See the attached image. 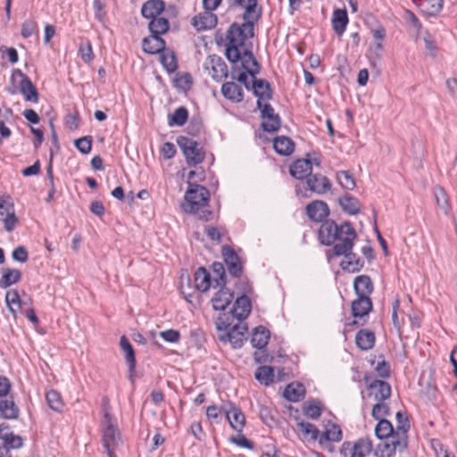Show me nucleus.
<instances>
[{
  "label": "nucleus",
  "instance_id": "nucleus-1",
  "mask_svg": "<svg viewBox=\"0 0 457 457\" xmlns=\"http://www.w3.org/2000/svg\"><path fill=\"white\" fill-rule=\"evenodd\" d=\"M209 191L203 186L189 183L186 191L182 208L186 212L196 214L200 220H209L212 212L207 208Z\"/></svg>",
  "mask_w": 457,
  "mask_h": 457
},
{
  "label": "nucleus",
  "instance_id": "nucleus-2",
  "mask_svg": "<svg viewBox=\"0 0 457 457\" xmlns=\"http://www.w3.org/2000/svg\"><path fill=\"white\" fill-rule=\"evenodd\" d=\"M253 36V22L245 21L242 25L234 23L228 31L226 56L231 62H238L239 54L245 47V41Z\"/></svg>",
  "mask_w": 457,
  "mask_h": 457
},
{
  "label": "nucleus",
  "instance_id": "nucleus-3",
  "mask_svg": "<svg viewBox=\"0 0 457 457\" xmlns=\"http://www.w3.org/2000/svg\"><path fill=\"white\" fill-rule=\"evenodd\" d=\"M395 436L392 443H385L382 449L383 457H393L396 453L403 452L408 446V431L410 421L405 412L397 411Z\"/></svg>",
  "mask_w": 457,
  "mask_h": 457
},
{
  "label": "nucleus",
  "instance_id": "nucleus-4",
  "mask_svg": "<svg viewBox=\"0 0 457 457\" xmlns=\"http://www.w3.org/2000/svg\"><path fill=\"white\" fill-rule=\"evenodd\" d=\"M217 329L219 330V339L222 342H228L233 348H240L245 340V333L247 330L245 325L237 323L230 327V324L223 320V318H219L216 322Z\"/></svg>",
  "mask_w": 457,
  "mask_h": 457
},
{
  "label": "nucleus",
  "instance_id": "nucleus-5",
  "mask_svg": "<svg viewBox=\"0 0 457 457\" xmlns=\"http://www.w3.org/2000/svg\"><path fill=\"white\" fill-rule=\"evenodd\" d=\"M337 243L333 247L334 254L337 256H348L351 257L350 252L353 250V242L357 237L355 229L352 227L350 222H344L338 227L337 233Z\"/></svg>",
  "mask_w": 457,
  "mask_h": 457
},
{
  "label": "nucleus",
  "instance_id": "nucleus-6",
  "mask_svg": "<svg viewBox=\"0 0 457 457\" xmlns=\"http://www.w3.org/2000/svg\"><path fill=\"white\" fill-rule=\"evenodd\" d=\"M372 450V440L370 437H361L353 443L344 442L339 453L344 457H369Z\"/></svg>",
  "mask_w": 457,
  "mask_h": 457
},
{
  "label": "nucleus",
  "instance_id": "nucleus-7",
  "mask_svg": "<svg viewBox=\"0 0 457 457\" xmlns=\"http://www.w3.org/2000/svg\"><path fill=\"white\" fill-rule=\"evenodd\" d=\"M177 142L189 165L195 166L204 161V151L196 141L187 137H179Z\"/></svg>",
  "mask_w": 457,
  "mask_h": 457
},
{
  "label": "nucleus",
  "instance_id": "nucleus-8",
  "mask_svg": "<svg viewBox=\"0 0 457 457\" xmlns=\"http://www.w3.org/2000/svg\"><path fill=\"white\" fill-rule=\"evenodd\" d=\"M106 428L103 435L104 446L108 457H116L114 451L121 445V439L119 430L112 424V418L108 413H104Z\"/></svg>",
  "mask_w": 457,
  "mask_h": 457
},
{
  "label": "nucleus",
  "instance_id": "nucleus-9",
  "mask_svg": "<svg viewBox=\"0 0 457 457\" xmlns=\"http://www.w3.org/2000/svg\"><path fill=\"white\" fill-rule=\"evenodd\" d=\"M257 107L262 112V127L267 132H275L280 127V119L278 114L274 112V109L270 104H262L260 100L257 101Z\"/></svg>",
  "mask_w": 457,
  "mask_h": 457
},
{
  "label": "nucleus",
  "instance_id": "nucleus-10",
  "mask_svg": "<svg viewBox=\"0 0 457 457\" xmlns=\"http://www.w3.org/2000/svg\"><path fill=\"white\" fill-rule=\"evenodd\" d=\"M204 69L214 80L220 81L228 75L225 62L218 55H210L205 62Z\"/></svg>",
  "mask_w": 457,
  "mask_h": 457
},
{
  "label": "nucleus",
  "instance_id": "nucleus-11",
  "mask_svg": "<svg viewBox=\"0 0 457 457\" xmlns=\"http://www.w3.org/2000/svg\"><path fill=\"white\" fill-rule=\"evenodd\" d=\"M222 256L228 273L235 278H238L242 274L243 269L236 252L229 246H223Z\"/></svg>",
  "mask_w": 457,
  "mask_h": 457
},
{
  "label": "nucleus",
  "instance_id": "nucleus-12",
  "mask_svg": "<svg viewBox=\"0 0 457 457\" xmlns=\"http://www.w3.org/2000/svg\"><path fill=\"white\" fill-rule=\"evenodd\" d=\"M338 225L333 220H325L319 229V239L324 245H331L337 241Z\"/></svg>",
  "mask_w": 457,
  "mask_h": 457
},
{
  "label": "nucleus",
  "instance_id": "nucleus-13",
  "mask_svg": "<svg viewBox=\"0 0 457 457\" xmlns=\"http://www.w3.org/2000/svg\"><path fill=\"white\" fill-rule=\"evenodd\" d=\"M306 213L310 220L320 222L329 214L328 204L321 200H314L307 204Z\"/></svg>",
  "mask_w": 457,
  "mask_h": 457
},
{
  "label": "nucleus",
  "instance_id": "nucleus-14",
  "mask_svg": "<svg viewBox=\"0 0 457 457\" xmlns=\"http://www.w3.org/2000/svg\"><path fill=\"white\" fill-rule=\"evenodd\" d=\"M306 183L308 189L317 195H324L331 188L328 179L321 174H312Z\"/></svg>",
  "mask_w": 457,
  "mask_h": 457
},
{
  "label": "nucleus",
  "instance_id": "nucleus-15",
  "mask_svg": "<svg viewBox=\"0 0 457 457\" xmlns=\"http://www.w3.org/2000/svg\"><path fill=\"white\" fill-rule=\"evenodd\" d=\"M370 395L377 402L386 401L391 395V386L387 382L376 379L369 386Z\"/></svg>",
  "mask_w": 457,
  "mask_h": 457
},
{
  "label": "nucleus",
  "instance_id": "nucleus-16",
  "mask_svg": "<svg viewBox=\"0 0 457 457\" xmlns=\"http://www.w3.org/2000/svg\"><path fill=\"white\" fill-rule=\"evenodd\" d=\"M219 287V290L212 298V306L215 310H225L233 299V293L225 286H213V288Z\"/></svg>",
  "mask_w": 457,
  "mask_h": 457
},
{
  "label": "nucleus",
  "instance_id": "nucleus-17",
  "mask_svg": "<svg viewBox=\"0 0 457 457\" xmlns=\"http://www.w3.org/2000/svg\"><path fill=\"white\" fill-rule=\"evenodd\" d=\"M252 305L250 299L245 295H241L237 298L231 314L239 321L246 319L251 312Z\"/></svg>",
  "mask_w": 457,
  "mask_h": 457
},
{
  "label": "nucleus",
  "instance_id": "nucleus-18",
  "mask_svg": "<svg viewBox=\"0 0 457 457\" xmlns=\"http://www.w3.org/2000/svg\"><path fill=\"white\" fill-rule=\"evenodd\" d=\"M240 52L238 61L241 62L243 69L245 70L249 75L254 77L260 71V67L256 59L253 55L252 52L246 48H243Z\"/></svg>",
  "mask_w": 457,
  "mask_h": 457
},
{
  "label": "nucleus",
  "instance_id": "nucleus-19",
  "mask_svg": "<svg viewBox=\"0 0 457 457\" xmlns=\"http://www.w3.org/2000/svg\"><path fill=\"white\" fill-rule=\"evenodd\" d=\"M289 172L296 179H303L312 175V161L308 159L296 160L291 166Z\"/></svg>",
  "mask_w": 457,
  "mask_h": 457
},
{
  "label": "nucleus",
  "instance_id": "nucleus-20",
  "mask_svg": "<svg viewBox=\"0 0 457 457\" xmlns=\"http://www.w3.org/2000/svg\"><path fill=\"white\" fill-rule=\"evenodd\" d=\"M195 288L200 292H206L215 286L211 274L203 267L197 269L194 276Z\"/></svg>",
  "mask_w": 457,
  "mask_h": 457
},
{
  "label": "nucleus",
  "instance_id": "nucleus-21",
  "mask_svg": "<svg viewBox=\"0 0 457 457\" xmlns=\"http://www.w3.org/2000/svg\"><path fill=\"white\" fill-rule=\"evenodd\" d=\"M192 24L197 30L210 29L216 26L217 16L211 11L205 10L204 12L193 18Z\"/></svg>",
  "mask_w": 457,
  "mask_h": 457
},
{
  "label": "nucleus",
  "instance_id": "nucleus-22",
  "mask_svg": "<svg viewBox=\"0 0 457 457\" xmlns=\"http://www.w3.org/2000/svg\"><path fill=\"white\" fill-rule=\"evenodd\" d=\"M349 19L345 9H336L333 12L331 23L335 33L341 37L346 29Z\"/></svg>",
  "mask_w": 457,
  "mask_h": 457
},
{
  "label": "nucleus",
  "instance_id": "nucleus-23",
  "mask_svg": "<svg viewBox=\"0 0 457 457\" xmlns=\"http://www.w3.org/2000/svg\"><path fill=\"white\" fill-rule=\"evenodd\" d=\"M372 309V302L370 297L358 296L352 303V313L355 318H362L369 314Z\"/></svg>",
  "mask_w": 457,
  "mask_h": 457
},
{
  "label": "nucleus",
  "instance_id": "nucleus-24",
  "mask_svg": "<svg viewBox=\"0 0 457 457\" xmlns=\"http://www.w3.org/2000/svg\"><path fill=\"white\" fill-rule=\"evenodd\" d=\"M164 6L162 0H148L142 5L141 13L146 19H154L159 17Z\"/></svg>",
  "mask_w": 457,
  "mask_h": 457
},
{
  "label": "nucleus",
  "instance_id": "nucleus-25",
  "mask_svg": "<svg viewBox=\"0 0 457 457\" xmlns=\"http://www.w3.org/2000/svg\"><path fill=\"white\" fill-rule=\"evenodd\" d=\"M353 288L358 296L370 297L373 291V284L367 275H360L354 278Z\"/></svg>",
  "mask_w": 457,
  "mask_h": 457
},
{
  "label": "nucleus",
  "instance_id": "nucleus-26",
  "mask_svg": "<svg viewBox=\"0 0 457 457\" xmlns=\"http://www.w3.org/2000/svg\"><path fill=\"white\" fill-rule=\"evenodd\" d=\"M226 417L233 429L241 432L245 424L244 413L236 406H231L226 410Z\"/></svg>",
  "mask_w": 457,
  "mask_h": 457
},
{
  "label": "nucleus",
  "instance_id": "nucleus-27",
  "mask_svg": "<svg viewBox=\"0 0 457 457\" xmlns=\"http://www.w3.org/2000/svg\"><path fill=\"white\" fill-rule=\"evenodd\" d=\"M377 420L378 423L374 428L376 436L379 439H387L386 443H392L395 432L392 423L386 419Z\"/></svg>",
  "mask_w": 457,
  "mask_h": 457
},
{
  "label": "nucleus",
  "instance_id": "nucleus-28",
  "mask_svg": "<svg viewBox=\"0 0 457 457\" xmlns=\"http://www.w3.org/2000/svg\"><path fill=\"white\" fill-rule=\"evenodd\" d=\"M221 93L227 99L239 103L243 100L244 93L241 86L235 82H226L221 87Z\"/></svg>",
  "mask_w": 457,
  "mask_h": 457
},
{
  "label": "nucleus",
  "instance_id": "nucleus-29",
  "mask_svg": "<svg viewBox=\"0 0 457 457\" xmlns=\"http://www.w3.org/2000/svg\"><path fill=\"white\" fill-rule=\"evenodd\" d=\"M142 47L147 54H158L164 49L165 41L160 36L152 34L151 37L143 39Z\"/></svg>",
  "mask_w": 457,
  "mask_h": 457
},
{
  "label": "nucleus",
  "instance_id": "nucleus-30",
  "mask_svg": "<svg viewBox=\"0 0 457 457\" xmlns=\"http://www.w3.org/2000/svg\"><path fill=\"white\" fill-rule=\"evenodd\" d=\"M21 76L22 77V79L20 84L21 92L24 96V99L26 101H29L32 103H37L38 101V93L36 88V87L33 85L31 80L20 72Z\"/></svg>",
  "mask_w": 457,
  "mask_h": 457
},
{
  "label": "nucleus",
  "instance_id": "nucleus-31",
  "mask_svg": "<svg viewBox=\"0 0 457 457\" xmlns=\"http://www.w3.org/2000/svg\"><path fill=\"white\" fill-rule=\"evenodd\" d=\"M273 148L278 154L287 156L293 153L295 143L290 137L280 136L274 138Z\"/></svg>",
  "mask_w": 457,
  "mask_h": 457
},
{
  "label": "nucleus",
  "instance_id": "nucleus-32",
  "mask_svg": "<svg viewBox=\"0 0 457 457\" xmlns=\"http://www.w3.org/2000/svg\"><path fill=\"white\" fill-rule=\"evenodd\" d=\"M305 395V387L301 383H291L284 390L283 395L290 402H299Z\"/></svg>",
  "mask_w": 457,
  "mask_h": 457
},
{
  "label": "nucleus",
  "instance_id": "nucleus-33",
  "mask_svg": "<svg viewBox=\"0 0 457 457\" xmlns=\"http://www.w3.org/2000/svg\"><path fill=\"white\" fill-rule=\"evenodd\" d=\"M258 0H235V3L243 8L245 12L243 18L245 21H254L259 18V12L256 11Z\"/></svg>",
  "mask_w": 457,
  "mask_h": 457
},
{
  "label": "nucleus",
  "instance_id": "nucleus-34",
  "mask_svg": "<svg viewBox=\"0 0 457 457\" xmlns=\"http://www.w3.org/2000/svg\"><path fill=\"white\" fill-rule=\"evenodd\" d=\"M355 342L360 349L365 351L370 350L374 345L375 335L371 331L361 329L356 334Z\"/></svg>",
  "mask_w": 457,
  "mask_h": 457
},
{
  "label": "nucleus",
  "instance_id": "nucleus-35",
  "mask_svg": "<svg viewBox=\"0 0 457 457\" xmlns=\"http://www.w3.org/2000/svg\"><path fill=\"white\" fill-rule=\"evenodd\" d=\"M269 338V330L264 327L260 326L254 328L252 335L251 343L253 347L261 350L267 345Z\"/></svg>",
  "mask_w": 457,
  "mask_h": 457
},
{
  "label": "nucleus",
  "instance_id": "nucleus-36",
  "mask_svg": "<svg viewBox=\"0 0 457 457\" xmlns=\"http://www.w3.org/2000/svg\"><path fill=\"white\" fill-rule=\"evenodd\" d=\"M253 89L254 95L259 98L262 102V100H268L271 98V89L269 82L263 79H254L253 82Z\"/></svg>",
  "mask_w": 457,
  "mask_h": 457
},
{
  "label": "nucleus",
  "instance_id": "nucleus-37",
  "mask_svg": "<svg viewBox=\"0 0 457 457\" xmlns=\"http://www.w3.org/2000/svg\"><path fill=\"white\" fill-rule=\"evenodd\" d=\"M21 273L17 269L5 268L0 279V287L6 288L20 281Z\"/></svg>",
  "mask_w": 457,
  "mask_h": 457
},
{
  "label": "nucleus",
  "instance_id": "nucleus-38",
  "mask_svg": "<svg viewBox=\"0 0 457 457\" xmlns=\"http://www.w3.org/2000/svg\"><path fill=\"white\" fill-rule=\"evenodd\" d=\"M296 426L298 431L303 434L304 439L312 441L319 440L320 431L315 425L310 422L298 421Z\"/></svg>",
  "mask_w": 457,
  "mask_h": 457
},
{
  "label": "nucleus",
  "instance_id": "nucleus-39",
  "mask_svg": "<svg viewBox=\"0 0 457 457\" xmlns=\"http://www.w3.org/2000/svg\"><path fill=\"white\" fill-rule=\"evenodd\" d=\"M338 202L342 209L351 215L357 214L360 212L361 204L353 196L345 195L339 198Z\"/></svg>",
  "mask_w": 457,
  "mask_h": 457
},
{
  "label": "nucleus",
  "instance_id": "nucleus-40",
  "mask_svg": "<svg viewBox=\"0 0 457 457\" xmlns=\"http://www.w3.org/2000/svg\"><path fill=\"white\" fill-rule=\"evenodd\" d=\"M120 346L124 353L125 360L130 370H133L136 366L135 353L129 339L122 336L120 340Z\"/></svg>",
  "mask_w": 457,
  "mask_h": 457
},
{
  "label": "nucleus",
  "instance_id": "nucleus-41",
  "mask_svg": "<svg viewBox=\"0 0 457 457\" xmlns=\"http://www.w3.org/2000/svg\"><path fill=\"white\" fill-rule=\"evenodd\" d=\"M341 439L342 431L340 427L331 424L323 433L320 434L319 443H327V441L339 442Z\"/></svg>",
  "mask_w": 457,
  "mask_h": 457
},
{
  "label": "nucleus",
  "instance_id": "nucleus-42",
  "mask_svg": "<svg viewBox=\"0 0 457 457\" xmlns=\"http://www.w3.org/2000/svg\"><path fill=\"white\" fill-rule=\"evenodd\" d=\"M148 27L153 35L161 36L169 30L170 23L168 20L163 17H156L151 19Z\"/></svg>",
  "mask_w": 457,
  "mask_h": 457
},
{
  "label": "nucleus",
  "instance_id": "nucleus-43",
  "mask_svg": "<svg viewBox=\"0 0 457 457\" xmlns=\"http://www.w3.org/2000/svg\"><path fill=\"white\" fill-rule=\"evenodd\" d=\"M254 377L262 385L269 386L273 382L274 370L270 366H261L257 369Z\"/></svg>",
  "mask_w": 457,
  "mask_h": 457
},
{
  "label": "nucleus",
  "instance_id": "nucleus-44",
  "mask_svg": "<svg viewBox=\"0 0 457 457\" xmlns=\"http://www.w3.org/2000/svg\"><path fill=\"white\" fill-rule=\"evenodd\" d=\"M188 118V112L186 107H179L175 112L169 116L168 124L172 126H183Z\"/></svg>",
  "mask_w": 457,
  "mask_h": 457
},
{
  "label": "nucleus",
  "instance_id": "nucleus-45",
  "mask_svg": "<svg viewBox=\"0 0 457 457\" xmlns=\"http://www.w3.org/2000/svg\"><path fill=\"white\" fill-rule=\"evenodd\" d=\"M351 257L344 256L345 260L341 262V267L343 270H347L351 272H355L360 270L362 267L363 262L358 258L352 251L350 252Z\"/></svg>",
  "mask_w": 457,
  "mask_h": 457
},
{
  "label": "nucleus",
  "instance_id": "nucleus-46",
  "mask_svg": "<svg viewBox=\"0 0 457 457\" xmlns=\"http://www.w3.org/2000/svg\"><path fill=\"white\" fill-rule=\"evenodd\" d=\"M434 195L438 207L447 214L450 211V204L445 191L443 187L436 186L434 188Z\"/></svg>",
  "mask_w": 457,
  "mask_h": 457
},
{
  "label": "nucleus",
  "instance_id": "nucleus-47",
  "mask_svg": "<svg viewBox=\"0 0 457 457\" xmlns=\"http://www.w3.org/2000/svg\"><path fill=\"white\" fill-rule=\"evenodd\" d=\"M0 412L5 419H15L18 416V408L12 401H0Z\"/></svg>",
  "mask_w": 457,
  "mask_h": 457
},
{
  "label": "nucleus",
  "instance_id": "nucleus-48",
  "mask_svg": "<svg viewBox=\"0 0 457 457\" xmlns=\"http://www.w3.org/2000/svg\"><path fill=\"white\" fill-rule=\"evenodd\" d=\"M48 406L55 411H61L63 408V403L60 394L55 390H50L46 395Z\"/></svg>",
  "mask_w": 457,
  "mask_h": 457
},
{
  "label": "nucleus",
  "instance_id": "nucleus-49",
  "mask_svg": "<svg viewBox=\"0 0 457 457\" xmlns=\"http://www.w3.org/2000/svg\"><path fill=\"white\" fill-rule=\"evenodd\" d=\"M443 8V0H426L422 4V12L428 16L437 15Z\"/></svg>",
  "mask_w": 457,
  "mask_h": 457
},
{
  "label": "nucleus",
  "instance_id": "nucleus-50",
  "mask_svg": "<svg viewBox=\"0 0 457 457\" xmlns=\"http://www.w3.org/2000/svg\"><path fill=\"white\" fill-rule=\"evenodd\" d=\"M11 114L12 111L10 109L3 111L0 108V144H2L3 139H7L12 135L11 129L5 126V120Z\"/></svg>",
  "mask_w": 457,
  "mask_h": 457
},
{
  "label": "nucleus",
  "instance_id": "nucleus-51",
  "mask_svg": "<svg viewBox=\"0 0 457 457\" xmlns=\"http://www.w3.org/2000/svg\"><path fill=\"white\" fill-rule=\"evenodd\" d=\"M338 183L346 190H353L355 187V181L349 171L340 170L337 173Z\"/></svg>",
  "mask_w": 457,
  "mask_h": 457
},
{
  "label": "nucleus",
  "instance_id": "nucleus-52",
  "mask_svg": "<svg viewBox=\"0 0 457 457\" xmlns=\"http://www.w3.org/2000/svg\"><path fill=\"white\" fill-rule=\"evenodd\" d=\"M390 408L385 401L377 402L371 410V416L375 420H386L385 417L389 415Z\"/></svg>",
  "mask_w": 457,
  "mask_h": 457
},
{
  "label": "nucleus",
  "instance_id": "nucleus-53",
  "mask_svg": "<svg viewBox=\"0 0 457 457\" xmlns=\"http://www.w3.org/2000/svg\"><path fill=\"white\" fill-rule=\"evenodd\" d=\"M4 214H6L4 219V228L6 231L11 232L18 223V218L15 215L13 205H9V207H7V212Z\"/></svg>",
  "mask_w": 457,
  "mask_h": 457
},
{
  "label": "nucleus",
  "instance_id": "nucleus-54",
  "mask_svg": "<svg viewBox=\"0 0 457 457\" xmlns=\"http://www.w3.org/2000/svg\"><path fill=\"white\" fill-rule=\"evenodd\" d=\"M303 413L310 419L317 420L321 414L320 403L316 402H307L303 406Z\"/></svg>",
  "mask_w": 457,
  "mask_h": 457
},
{
  "label": "nucleus",
  "instance_id": "nucleus-55",
  "mask_svg": "<svg viewBox=\"0 0 457 457\" xmlns=\"http://www.w3.org/2000/svg\"><path fill=\"white\" fill-rule=\"evenodd\" d=\"M212 272L213 277L212 278L215 286H225V270L223 265L220 262H214L212 264Z\"/></svg>",
  "mask_w": 457,
  "mask_h": 457
},
{
  "label": "nucleus",
  "instance_id": "nucleus-56",
  "mask_svg": "<svg viewBox=\"0 0 457 457\" xmlns=\"http://www.w3.org/2000/svg\"><path fill=\"white\" fill-rule=\"evenodd\" d=\"M1 437L4 438L6 448L18 449L22 446L23 440L21 436H15L12 433L2 435V429H0Z\"/></svg>",
  "mask_w": 457,
  "mask_h": 457
},
{
  "label": "nucleus",
  "instance_id": "nucleus-57",
  "mask_svg": "<svg viewBox=\"0 0 457 457\" xmlns=\"http://www.w3.org/2000/svg\"><path fill=\"white\" fill-rule=\"evenodd\" d=\"M79 52L81 59L85 62L89 63L93 61L94 54H93L91 44L88 40L81 42V44L79 45Z\"/></svg>",
  "mask_w": 457,
  "mask_h": 457
},
{
  "label": "nucleus",
  "instance_id": "nucleus-58",
  "mask_svg": "<svg viewBox=\"0 0 457 457\" xmlns=\"http://www.w3.org/2000/svg\"><path fill=\"white\" fill-rule=\"evenodd\" d=\"M74 144H75V146L77 147V149L80 153H82L84 154H88V153H90L91 148H92V137L86 136V137H80L79 139H76Z\"/></svg>",
  "mask_w": 457,
  "mask_h": 457
},
{
  "label": "nucleus",
  "instance_id": "nucleus-59",
  "mask_svg": "<svg viewBox=\"0 0 457 457\" xmlns=\"http://www.w3.org/2000/svg\"><path fill=\"white\" fill-rule=\"evenodd\" d=\"M161 62L169 72H173L177 70V61L173 54H162L161 55Z\"/></svg>",
  "mask_w": 457,
  "mask_h": 457
},
{
  "label": "nucleus",
  "instance_id": "nucleus-60",
  "mask_svg": "<svg viewBox=\"0 0 457 457\" xmlns=\"http://www.w3.org/2000/svg\"><path fill=\"white\" fill-rule=\"evenodd\" d=\"M229 440L231 443L235 444L237 446L246 448L249 450L253 449V443L252 441H250L249 439H247L242 434H239L236 436H231Z\"/></svg>",
  "mask_w": 457,
  "mask_h": 457
},
{
  "label": "nucleus",
  "instance_id": "nucleus-61",
  "mask_svg": "<svg viewBox=\"0 0 457 457\" xmlns=\"http://www.w3.org/2000/svg\"><path fill=\"white\" fill-rule=\"evenodd\" d=\"M37 28V25L36 21L31 20L25 21L21 26L22 37L25 38L31 37L36 32Z\"/></svg>",
  "mask_w": 457,
  "mask_h": 457
},
{
  "label": "nucleus",
  "instance_id": "nucleus-62",
  "mask_svg": "<svg viewBox=\"0 0 457 457\" xmlns=\"http://www.w3.org/2000/svg\"><path fill=\"white\" fill-rule=\"evenodd\" d=\"M104 6H105V4L103 0H94V2H93L95 17L101 22L104 21V17H105Z\"/></svg>",
  "mask_w": 457,
  "mask_h": 457
},
{
  "label": "nucleus",
  "instance_id": "nucleus-63",
  "mask_svg": "<svg viewBox=\"0 0 457 457\" xmlns=\"http://www.w3.org/2000/svg\"><path fill=\"white\" fill-rule=\"evenodd\" d=\"M160 337L166 342L177 343L180 338V334L175 329H167L160 333Z\"/></svg>",
  "mask_w": 457,
  "mask_h": 457
},
{
  "label": "nucleus",
  "instance_id": "nucleus-64",
  "mask_svg": "<svg viewBox=\"0 0 457 457\" xmlns=\"http://www.w3.org/2000/svg\"><path fill=\"white\" fill-rule=\"evenodd\" d=\"M12 258L13 260L25 262L28 260V252L24 246H18L12 251Z\"/></svg>",
  "mask_w": 457,
  "mask_h": 457
}]
</instances>
